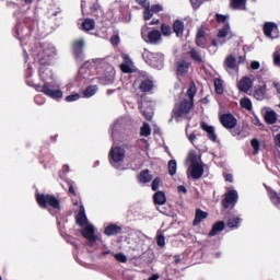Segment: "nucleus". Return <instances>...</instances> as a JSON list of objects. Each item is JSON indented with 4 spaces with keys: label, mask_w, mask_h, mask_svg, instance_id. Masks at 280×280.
I'll list each match as a JSON object with an SVG mask.
<instances>
[{
    "label": "nucleus",
    "mask_w": 280,
    "mask_h": 280,
    "mask_svg": "<svg viewBox=\"0 0 280 280\" xmlns=\"http://www.w3.org/2000/svg\"><path fill=\"white\" fill-rule=\"evenodd\" d=\"M190 2L195 10H198V8H200V5L202 4V0H190Z\"/></svg>",
    "instance_id": "de8ad7c7"
},
{
    "label": "nucleus",
    "mask_w": 280,
    "mask_h": 280,
    "mask_svg": "<svg viewBox=\"0 0 280 280\" xmlns=\"http://www.w3.org/2000/svg\"><path fill=\"white\" fill-rule=\"evenodd\" d=\"M275 89H277L278 93L280 94V83H273Z\"/></svg>",
    "instance_id": "e2e57ef3"
},
{
    "label": "nucleus",
    "mask_w": 280,
    "mask_h": 280,
    "mask_svg": "<svg viewBox=\"0 0 280 280\" xmlns=\"http://www.w3.org/2000/svg\"><path fill=\"white\" fill-rule=\"evenodd\" d=\"M254 124L255 126H261V121L259 120V118H255Z\"/></svg>",
    "instance_id": "052dcab7"
},
{
    "label": "nucleus",
    "mask_w": 280,
    "mask_h": 280,
    "mask_svg": "<svg viewBox=\"0 0 280 280\" xmlns=\"http://www.w3.org/2000/svg\"><path fill=\"white\" fill-rule=\"evenodd\" d=\"M208 213L206 211H202L201 209H197L195 213V220L192 222L194 226H198L202 220H207Z\"/></svg>",
    "instance_id": "a211bd4d"
},
{
    "label": "nucleus",
    "mask_w": 280,
    "mask_h": 280,
    "mask_svg": "<svg viewBox=\"0 0 280 280\" xmlns=\"http://www.w3.org/2000/svg\"><path fill=\"white\" fill-rule=\"evenodd\" d=\"M268 194H269V198H270L271 202H273L276 205V207H278V209H280V192L278 194L275 190L268 189Z\"/></svg>",
    "instance_id": "5701e85b"
},
{
    "label": "nucleus",
    "mask_w": 280,
    "mask_h": 280,
    "mask_svg": "<svg viewBox=\"0 0 280 280\" xmlns=\"http://www.w3.org/2000/svg\"><path fill=\"white\" fill-rule=\"evenodd\" d=\"M140 89L143 93H148V91H152V89H154V83L150 79H144L140 84Z\"/></svg>",
    "instance_id": "4be33fe9"
},
{
    "label": "nucleus",
    "mask_w": 280,
    "mask_h": 280,
    "mask_svg": "<svg viewBox=\"0 0 280 280\" xmlns=\"http://www.w3.org/2000/svg\"><path fill=\"white\" fill-rule=\"evenodd\" d=\"M255 100H264L266 97V84L256 85L254 90Z\"/></svg>",
    "instance_id": "dca6fc26"
},
{
    "label": "nucleus",
    "mask_w": 280,
    "mask_h": 280,
    "mask_svg": "<svg viewBox=\"0 0 280 280\" xmlns=\"http://www.w3.org/2000/svg\"><path fill=\"white\" fill-rule=\"evenodd\" d=\"M201 128H202V130H205L206 132H208V137H209V140H210V141H217L218 136H215V131H214L213 127H211V126H209V125L202 122V124H201Z\"/></svg>",
    "instance_id": "6ab92c4d"
},
{
    "label": "nucleus",
    "mask_w": 280,
    "mask_h": 280,
    "mask_svg": "<svg viewBox=\"0 0 280 280\" xmlns=\"http://www.w3.org/2000/svg\"><path fill=\"white\" fill-rule=\"evenodd\" d=\"M176 170H177L176 160H171L168 162V174H170V176H175L176 175Z\"/></svg>",
    "instance_id": "f704fd0d"
},
{
    "label": "nucleus",
    "mask_w": 280,
    "mask_h": 280,
    "mask_svg": "<svg viewBox=\"0 0 280 280\" xmlns=\"http://www.w3.org/2000/svg\"><path fill=\"white\" fill-rule=\"evenodd\" d=\"M82 27L85 32H91V30H95V21L86 19L83 21Z\"/></svg>",
    "instance_id": "cd10ccee"
},
{
    "label": "nucleus",
    "mask_w": 280,
    "mask_h": 280,
    "mask_svg": "<svg viewBox=\"0 0 280 280\" xmlns=\"http://www.w3.org/2000/svg\"><path fill=\"white\" fill-rule=\"evenodd\" d=\"M43 93L47 95V97H51V100H62L63 95L60 90H52L49 84L43 86Z\"/></svg>",
    "instance_id": "4468645a"
},
{
    "label": "nucleus",
    "mask_w": 280,
    "mask_h": 280,
    "mask_svg": "<svg viewBox=\"0 0 280 280\" xmlns=\"http://www.w3.org/2000/svg\"><path fill=\"white\" fill-rule=\"evenodd\" d=\"M112 45H119V36L115 35L112 37Z\"/></svg>",
    "instance_id": "603ef678"
},
{
    "label": "nucleus",
    "mask_w": 280,
    "mask_h": 280,
    "mask_svg": "<svg viewBox=\"0 0 280 280\" xmlns=\"http://www.w3.org/2000/svg\"><path fill=\"white\" fill-rule=\"evenodd\" d=\"M80 100V94H71L66 97V102H78Z\"/></svg>",
    "instance_id": "49530a36"
},
{
    "label": "nucleus",
    "mask_w": 280,
    "mask_h": 280,
    "mask_svg": "<svg viewBox=\"0 0 280 280\" xmlns=\"http://www.w3.org/2000/svg\"><path fill=\"white\" fill-rule=\"evenodd\" d=\"M180 262V258L175 256V264H179Z\"/></svg>",
    "instance_id": "774afa93"
},
{
    "label": "nucleus",
    "mask_w": 280,
    "mask_h": 280,
    "mask_svg": "<svg viewBox=\"0 0 280 280\" xmlns=\"http://www.w3.org/2000/svg\"><path fill=\"white\" fill-rule=\"evenodd\" d=\"M267 124H277V113L269 110L265 115Z\"/></svg>",
    "instance_id": "c756f323"
},
{
    "label": "nucleus",
    "mask_w": 280,
    "mask_h": 280,
    "mask_svg": "<svg viewBox=\"0 0 280 280\" xmlns=\"http://www.w3.org/2000/svg\"><path fill=\"white\" fill-rule=\"evenodd\" d=\"M189 71V63L187 61H182L177 63L178 75H185Z\"/></svg>",
    "instance_id": "b1692460"
},
{
    "label": "nucleus",
    "mask_w": 280,
    "mask_h": 280,
    "mask_svg": "<svg viewBox=\"0 0 280 280\" xmlns=\"http://www.w3.org/2000/svg\"><path fill=\"white\" fill-rule=\"evenodd\" d=\"M103 75L100 77V80H103V84H110L113 82V78H115V68L110 65H106L104 70H101Z\"/></svg>",
    "instance_id": "1a4fd4ad"
},
{
    "label": "nucleus",
    "mask_w": 280,
    "mask_h": 280,
    "mask_svg": "<svg viewBox=\"0 0 280 280\" xmlns=\"http://www.w3.org/2000/svg\"><path fill=\"white\" fill-rule=\"evenodd\" d=\"M264 33L267 38H279V28L277 24L268 22L264 26Z\"/></svg>",
    "instance_id": "f8f14e48"
},
{
    "label": "nucleus",
    "mask_w": 280,
    "mask_h": 280,
    "mask_svg": "<svg viewBox=\"0 0 280 280\" xmlns=\"http://www.w3.org/2000/svg\"><path fill=\"white\" fill-rule=\"evenodd\" d=\"M217 21H218L219 23H224V21H226V16H225V15H220V14H218V15H217Z\"/></svg>",
    "instance_id": "864d4df0"
},
{
    "label": "nucleus",
    "mask_w": 280,
    "mask_h": 280,
    "mask_svg": "<svg viewBox=\"0 0 280 280\" xmlns=\"http://www.w3.org/2000/svg\"><path fill=\"white\" fill-rule=\"evenodd\" d=\"M119 233H121V228L118 226L117 224H109L105 229V235H117Z\"/></svg>",
    "instance_id": "412c9836"
},
{
    "label": "nucleus",
    "mask_w": 280,
    "mask_h": 280,
    "mask_svg": "<svg viewBox=\"0 0 280 280\" xmlns=\"http://www.w3.org/2000/svg\"><path fill=\"white\" fill-rule=\"evenodd\" d=\"M141 35L143 40H145V43H151V45L161 43V33L159 31H151L148 33V26L142 27Z\"/></svg>",
    "instance_id": "0eeeda50"
},
{
    "label": "nucleus",
    "mask_w": 280,
    "mask_h": 280,
    "mask_svg": "<svg viewBox=\"0 0 280 280\" xmlns=\"http://www.w3.org/2000/svg\"><path fill=\"white\" fill-rule=\"evenodd\" d=\"M109 156L114 163H121L126 159V150L121 147H113Z\"/></svg>",
    "instance_id": "6e6552de"
},
{
    "label": "nucleus",
    "mask_w": 280,
    "mask_h": 280,
    "mask_svg": "<svg viewBox=\"0 0 280 280\" xmlns=\"http://www.w3.org/2000/svg\"><path fill=\"white\" fill-rule=\"evenodd\" d=\"M225 180L228 183H233V175H231V174L225 175Z\"/></svg>",
    "instance_id": "13d9d810"
},
{
    "label": "nucleus",
    "mask_w": 280,
    "mask_h": 280,
    "mask_svg": "<svg viewBox=\"0 0 280 280\" xmlns=\"http://www.w3.org/2000/svg\"><path fill=\"white\" fill-rule=\"evenodd\" d=\"M161 30H162L163 36H170V34H172V27L165 24L162 25Z\"/></svg>",
    "instance_id": "79ce46f5"
},
{
    "label": "nucleus",
    "mask_w": 280,
    "mask_h": 280,
    "mask_svg": "<svg viewBox=\"0 0 280 280\" xmlns=\"http://www.w3.org/2000/svg\"><path fill=\"white\" fill-rule=\"evenodd\" d=\"M273 65L280 67V50L273 52Z\"/></svg>",
    "instance_id": "c03bdc74"
},
{
    "label": "nucleus",
    "mask_w": 280,
    "mask_h": 280,
    "mask_svg": "<svg viewBox=\"0 0 280 280\" xmlns=\"http://www.w3.org/2000/svg\"><path fill=\"white\" fill-rule=\"evenodd\" d=\"M220 231H224V221H219L213 225L212 231L210 232V237L218 235Z\"/></svg>",
    "instance_id": "a878e982"
},
{
    "label": "nucleus",
    "mask_w": 280,
    "mask_h": 280,
    "mask_svg": "<svg viewBox=\"0 0 280 280\" xmlns=\"http://www.w3.org/2000/svg\"><path fill=\"white\" fill-rule=\"evenodd\" d=\"M139 5H143L144 8V21H150L154 14H159V12H163V5L155 4L150 7V2L148 0H137Z\"/></svg>",
    "instance_id": "423d86ee"
},
{
    "label": "nucleus",
    "mask_w": 280,
    "mask_h": 280,
    "mask_svg": "<svg viewBox=\"0 0 280 280\" xmlns=\"http://www.w3.org/2000/svg\"><path fill=\"white\" fill-rule=\"evenodd\" d=\"M231 34V26L229 24H225L223 28L219 31V38H226Z\"/></svg>",
    "instance_id": "72a5a7b5"
},
{
    "label": "nucleus",
    "mask_w": 280,
    "mask_h": 280,
    "mask_svg": "<svg viewBox=\"0 0 280 280\" xmlns=\"http://www.w3.org/2000/svg\"><path fill=\"white\" fill-rule=\"evenodd\" d=\"M237 190H228L225 192V198L222 200V205L224 207V209H229V207H231V205H236L237 203Z\"/></svg>",
    "instance_id": "9d476101"
},
{
    "label": "nucleus",
    "mask_w": 280,
    "mask_h": 280,
    "mask_svg": "<svg viewBox=\"0 0 280 280\" xmlns=\"http://www.w3.org/2000/svg\"><path fill=\"white\" fill-rule=\"evenodd\" d=\"M190 56L194 59L195 62H202V57L200 56V54L198 51H196L195 49H192L190 51Z\"/></svg>",
    "instance_id": "a19ab883"
},
{
    "label": "nucleus",
    "mask_w": 280,
    "mask_h": 280,
    "mask_svg": "<svg viewBox=\"0 0 280 280\" xmlns=\"http://www.w3.org/2000/svg\"><path fill=\"white\" fill-rule=\"evenodd\" d=\"M240 224V218L237 217H232L228 220V226H230V229H237Z\"/></svg>",
    "instance_id": "e433bc0d"
},
{
    "label": "nucleus",
    "mask_w": 280,
    "mask_h": 280,
    "mask_svg": "<svg viewBox=\"0 0 280 280\" xmlns=\"http://www.w3.org/2000/svg\"><path fill=\"white\" fill-rule=\"evenodd\" d=\"M77 224L81 226V235L88 240L89 246H93L95 242L98 240L95 234V226L92 223H89V219L86 218V212L84 210V206H80L79 213L77 214Z\"/></svg>",
    "instance_id": "f257e3e1"
},
{
    "label": "nucleus",
    "mask_w": 280,
    "mask_h": 280,
    "mask_svg": "<svg viewBox=\"0 0 280 280\" xmlns=\"http://www.w3.org/2000/svg\"><path fill=\"white\" fill-rule=\"evenodd\" d=\"M97 93V88L96 86H89L85 89L83 92L84 97H93Z\"/></svg>",
    "instance_id": "c9c22d12"
},
{
    "label": "nucleus",
    "mask_w": 280,
    "mask_h": 280,
    "mask_svg": "<svg viewBox=\"0 0 280 280\" xmlns=\"http://www.w3.org/2000/svg\"><path fill=\"white\" fill-rule=\"evenodd\" d=\"M142 58L147 62V65H150V67H153V69H162L163 68V54L161 52H152L148 49H144L142 52Z\"/></svg>",
    "instance_id": "20e7f679"
},
{
    "label": "nucleus",
    "mask_w": 280,
    "mask_h": 280,
    "mask_svg": "<svg viewBox=\"0 0 280 280\" xmlns=\"http://www.w3.org/2000/svg\"><path fill=\"white\" fill-rule=\"evenodd\" d=\"M149 280H159V275H153Z\"/></svg>",
    "instance_id": "0e129e2a"
},
{
    "label": "nucleus",
    "mask_w": 280,
    "mask_h": 280,
    "mask_svg": "<svg viewBox=\"0 0 280 280\" xmlns=\"http://www.w3.org/2000/svg\"><path fill=\"white\" fill-rule=\"evenodd\" d=\"M196 43L198 47H205V37H196Z\"/></svg>",
    "instance_id": "3c124183"
},
{
    "label": "nucleus",
    "mask_w": 280,
    "mask_h": 280,
    "mask_svg": "<svg viewBox=\"0 0 280 280\" xmlns=\"http://www.w3.org/2000/svg\"><path fill=\"white\" fill-rule=\"evenodd\" d=\"M214 89L219 95H222V93H224V88L222 86V80L220 79L214 80Z\"/></svg>",
    "instance_id": "4c0bfd02"
},
{
    "label": "nucleus",
    "mask_w": 280,
    "mask_h": 280,
    "mask_svg": "<svg viewBox=\"0 0 280 280\" xmlns=\"http://www.w3.org/2000/svg\"><path fill=\"white\" fill-rule=\"evenodd\" d=\"M231 7L233 10H246V0H232Z\"/></svg>",
    "instance_id": "393cba45"
},
{
    "label": "nucleus",
    "mask_w": 280,
    "mask_h": 280,
    "mask_svg": "<svg viewBox=\"0 0 280 280\" xmlns=\"http://www.w3.org/2000/svg\"><path fill=\"white\" fill-rule=\"evenodd\" d=\"M124 63L120 66V69L124 73H130L132 71V60L128 55H122Z\"/></svg>",
    "instance_id": "f3484780"
},
{
    "label": "nucleus",
    "mask_w": 280,
    "mask_h": 280,
    "mask_svg": "<svg viewBox=\"0 0 280 280\" xmlns=\"http://www.w3.org/2000/svg\"><path fill=\"white\" fill-rule=\"evenodd\" d=\"M151 129H150V125H148V124H144L142 127H141V129H140V135L142 136V137H150V135H151Z\"/></svg>",
    "instance_id": "58836bf2"
},
{
    "label": "nucleus",
    "mask_w": 280,
    "mask_h": 280,
    "mask_svg": "<svg viewBox=\"0 0 280 280\" xmlns=\"http://www.w3.org/2000/svg\"><path fill=\"white\" fill-rule=\"evenodd\" d=\"M197 38H205V32L202 30L198 31Z\"/></svg>",
    "instance_id": "4d7b16f0"
},
{
    "label": "nucleus",
    "mask_w": 280,
    "mask_h": 280,
    "mask_svg": "<svg viewBox=\"0 0 280 280\" xmlns=\"http://www.w3.org/2000/svg\"><path fill=\"white\" fill-rule=\"evenodd\" d=\"M84 39H78L73 43V50L75 51V54H80V51H82V49H84Z\"/></svg>",
    "instance_id": "473e14b6"
},
{
    "label": "nucleus",
    "mask_w": 280,
    "mask_h": 280,
    "mask_svg": "<svg viewBox=\"0 0 280 280\" xmlns=\"http://www.w3.org/2000/svg\"><path fill=\"white\" fill-rule=\"evenodd\" d=\"M140 183H150L152 180V176L150 174V171H142L139 175Z\"/></svg>",
    "instance_id": "c85d7f7f"
},
{
    "label": "nucleus",
    "mask_w": 280,
    "mask_h": 280,
    "mask_svg": "<svg viewBox=\"0 0 280 280\" xmlns=\"http://www.w3.org/2000/svg\"><path fill=\"white\" fill-rule=\"evenodd\" d=\"M150 25H159V20H152Z\"/></svg>",
    "instance_id": "69168bd1"
},
{
    "label": "nucleus",
    "mask_w": 280,
    "mask_h": 280,
    "mask_svg": "<svg viewBox=\"0 0 280 280\" xmlns=\"http://www.w3.org/2000/svg\"><path fill=\"white\" fill-rule=\"evenodd\" d=\"M158 246H160L161 248L165 246V236L163 235L158 236Z\"/></svg>",
    "instance_id": "09e8293b"
},
{
    "label": "nucleus",
    "mask_w": 280,
    "mask_h": 280,
    "mask_svg": "<svg viewBox=\"0 0 280 280\" xmlns=\"http://www.w3.org/2000/svg\"><path fill=\"white\" fill-rule=\"evenodd\" d=\"M115 259L120 264H126V261H128V258L124 254H116Z\"/></svg>",
    "instance_id": "37998d69"
},
{
    "label": "nucleus",
    "mask_w": 280,
    "mask_h": 280,
    "mask_svg": "<svg viewBox=\"0 0 280 280\" xmlns=\"http://www.w3.org/2000/svg\"><path fill=\"white\" fill-rule=\"evenodd\" d=\"M89 67V62L84 63L83 67L80 69V73H84V69Z\"/></svg>",
    "instance_id": "bf43d9fd"
},
{
    "label": "nucleus",
    "mask_w": 280,
    "mask_h": 280,
    "mask_svg": "<svg viewBox=\"0 0 280 280\" xmlns=\"http://www.w3.org/2000/svg\"><path fill=\"white\" fill-rule=\"evenodd\" d=\"M159 187H161V178L156 177L153 182H152V190L156 191V189H159Z\"/></svg>",
    "instance_id": "a18cd8bd"
},
{
    "label": "nucleus",
    "mask_w": 280,
    "mask_h": 280,
    "mask_svg": "<svg viewBox=\"0 0 280 280\" xmlns=\"http://www.w3.org/2000/svg\"><path fill=\"white\" fill-rule=\"evenodd\" d=\"M173 30L177 36H180L185 30V26L183 25V22L176 21L173 25Z\"/></svg>",
    "instance_id": "2f4dec72"
},
{
    "label": "nucleus",
    "mask_w": 280,
    "mask_h": 280,
    "mask_svg": "<svg viewBox=\"0 0 280 280\" xmlns=\"http://www.w3.org/2000/svg\"><path fill=\"white\" fill-rule=\"evenodd\" d=\"M255 82V77H244L240 80L237 84V89L242 91V93H248L250 89H253V83Z\"/></svg>",
    "instance_id": "9b49d317"
},
{
    "label": "nucleus",
    "mask_w": 280,
    "mask_h": 280,
    "mask_svg": "<svg viewBox=\"0 0 280 280\" xmlns=\"http://www.w3.org/2000/svg\"><path fill=\"white\" fill-rule=\"evenodd\" d=\"M242 108H245V110H253V102L248 97H244L240 102Z\"/></svg>",
    "instance_id": "7c9ffc66"
},
{
    "label": "nucleus",
    "mask_w": 280,
    "mask_h": 280,
    "mask_svg": "<svg viewBox=\"0 0 280 280\" xmlns=\"http://www.w3.org/2000/svg\"><path fill=\"white\" fill-rule=\"evenodd\" d=\"M259 67H261V63H259V61H252L250 68H252L254 71H257V69H259Z\"/></svg>",
    "instance_id": "8fccbe9b"
},
{
    "label": "nucleus",
    "mask_w": 280,
    "mask_h": 280,
    "mask_svg": "<svg viewBox=\"0 0 280 280\" xmlns=\"http://www.w3.org/2000/svg\"><path fill=\"white\" fill-rule=\"evenodd\" d=\"M42 80H47V75H45V71L40 70Z\"/></svg>",
    "instance_id": "680f3d73"
},
{
    "label": "nucleus",
    "mask_w": 280,
    "mask_h": 280,
    "mask_svg": "<svg viewBox=\"0 0 280 280\" xmlns=\"http://www.w3.org/2000/svg\"><path fill=\"white\" fill-rule=\"evenodd\" d=\"M69 192H70V194H75V190L73 189V186H72V185H70V187H69Z\"/></svg>",
    "instance_id": "338daca9"
},
{
    "label": "nucleus",
    "mask_w": 280,
    "mask_h": 280,
    "mask_svg": "<svg viewBox=\"0 0 280 280\" xmlns=\"http://www.w3.org/2000/svg\"><path fill=\"white\" fill-rule=\"evenodd\" d=\"M177 191H178L179 194H187V188H186L185 186H178V187H177Z\"/></svg>",
    "instance_id": "5fc2aeb1"
},
{
    "label": "nucleus",
    "mask_w": 280,
    "mask_h": 280,
    "mask_svg": "<svg viewBox=\"0 0 280 280\" xmlns=\"http://www.w3.org/2000/svg\"><path fill=\"white\" fill-rule=\"evenodd\" d=\"M237 65V60L232 56H228L224 62L225 69H235Z\"/></svg>",
    "instance_id": "bb28decb"
},
{
    "label": "nucleus",
    "mask_w": 280,
    "mask_h": 280,
    "mask_svg": "<svg viewBox=\"0 0 280 280\" xmlns=\"http://www.w3.org/2000/svg\"><path fill=\"white\" fill-rule=\"evenodd\" d=\"M196 93H197L196 83H191L187 91V96L189 97V101H184L174 108L175 117L177 118L186 117L189 110H191V106H194V97Z\"/></svg>",
    "instance_id": "7ed1b4c3"
},
{
    "label": "nucleus",
    "mask_w": 280,
    "mask_h": 280,
    "mask_svg": "<svg viewBox=\"0 0 280 280\" xmlns=\"http://www.w3.org/2000/svg\"><path fill=\"white\" fill-rule=\"evenodd\" d=\"M140 110L145 119H148L149 121L154 117V109L152 108V106H149L148 103H142L140 105Z\"/></svg>",
    "instance_id": "2eb2a0df"
},
{
    "label": "nucleus",
    "mask_w": 280,
    "mask_h": 280,
    "mask_svg": "<svg viewBox=\"0 0 280 280\" xmlns=\"http://www.w3.org/2000/svg\"><path fill=\"white\" fill-rule=\"evenodd\" d=\"M250 143H252V148L254 150V154H259V148H260L259 140L253 139Z\"/></svg>",
    "instance_id": "ea45409f"
},
{
    "label": "nucleus",
    "mask_w": 280,
    "mask_h": 280,
    "mask_svg": "<svg viewBox=\"0 0 280 280\" xmlns=\"http://www.w3.org/2000/svg\"><path fill=\"white\" fill-rule=\"evenodd\" d=\"M188 139L190 143H194V141H196V133H189Z\"/></svg>",
    "instance_id": "6e6d98bb"
},
{
    "label": "nucleus",
    "mask_w": 280,
    "mask_h": 280,
    "mask_svg": "<svg viewBox=\"0 0 280 280\" xmlns=\"http://www.w3.org/2000/svg\"><path fill=\"white\" fill-rule=\"evenodd\" d=\"M187 165V176L188 178H194V180H198V178L202 177V174H205V167L202 166V163L198 161V155L196 152H190L188 154V158L186 160Z\"/></svg>",
    "instance_id": "f03ea898"
},
{
    "label": "nucleus",
    "mask_w": 280,
    "mask_h": 280,
    "mask_svg": "<svg viewBox=\"0 0 280 280\" xmlns=\"http://www.w3.org/2000/svg\"><path fill=\"white\" fill-rule=\"evenodd\" d=\"M153 200L156 205L163 206L165 202H167V197H165V192L158 191L154 194Z\"/></svg>",
    "instance_id": "aec40b11"
},
{
    "label": "nucleus",
    "mask_w": 280,
    "mask_h": 280,
    "mask_svg": "<svg viewBox=\"0 0 280 280\" xmlns=\"http://www.w3.org/2000/svg\"><path fill=\"white\" fill-rule=\"evenodd\" d=\"M221 124L224 128L231 130L232 128H235V126H237V119L234 118V116L231 114H223L221 116Z\"/></svg>",
    "instance_id": "ddd939ff"
},
{
    "label": "nucleus",
    "mask_w": 280,
    "mask_h": 280,
    "mask_svg": "<svg viewBox=\"0 0 280 280\" xmlns=\"http://www.w3.org/2000/svg\"><path fill=\"white\" fill-rule=\"evenodd\" d=\"M36 199L42 209H47V206L52 209H60V200L51 195L37 194Z\"/></svg>",
    "instance_id": "39448f33"
}]
</instances>
